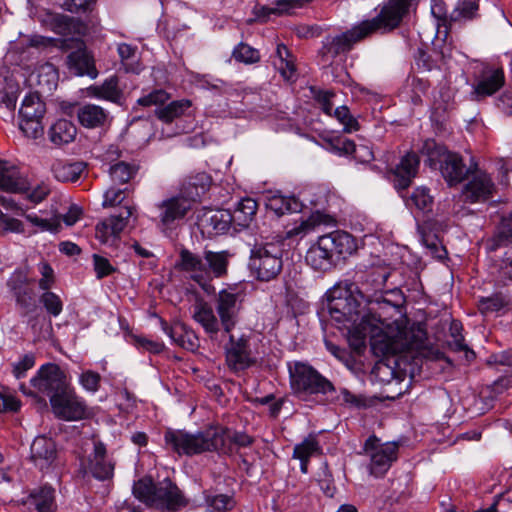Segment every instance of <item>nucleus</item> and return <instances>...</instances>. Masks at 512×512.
Returning <instances> with one entry per match:
<instances>
[{"label": "nucleus", "mask_w": 512, "mask_h": 512, "mask_svg": "<svg viewBox=\"0 0 512 512\" xmlns=\"http://www.w3.org/2000/svg\"><path fill=\"white\" fill-rule=\"evenodd\" d=\"M225 358L228 368L235 372L244 371L257 363V358L250 347V337L241 335L229 336V342L225 345Z\"/></svg>", "instance_id": "4468645a"}, {"label": "nucleus", "mask_w": 512, "mask_h": 512, "mask_svg": "<svg viewBox=\"0 0 512 512\" xmlns=\"http://www.w3.org/2000/svg\"><path fill=\"white\" fill-rule=\"evenodd\" d=\"M156 485L157 483H154L152 478L143 477L134 483L133 494L137 499L151 506Z\"/></svg>", "instance_id": "8fccbe9b"}, {"label": "nucleus", "mask_w": 512, "mask_h": 512, "mask_svg": "<svg viewBox=\"0 0 512 512\" xmlns=\"http://www.w3.org/2000/svg\"><path fill=\"white\" fill-rule=\"evenodd\" d=\"M67 64L69 69L77 76L87 75L94 79L98 75L94 59L86 48L78 47L71 52L67 56Z\"/></svg>", "instance_id": "c85d7f7f"}, {"label": "nucleus", "mask_w": 512, "mask_h": 512, "mask_svg": "<svg viewBox=\"0 0 512 512\" xmlns=\"http://www.w3.org/2000/svg\"><path fill=\"white\" fill-rule=\"evenodd\" d=\"M54 415L66 421H78L88 415V407L84 400L76 395L69 385L57 398L51 401Z\"/></svg>", "instance_id": "dca6fc26"}, {"label": "nucleus", "mask_w": 512, "mask_h": 512, "mask_svg": "<svg viewBox=\"0 0 512 512\" xmlns=\"http://www.w3.org/2000/svg\"><path fill=\"white\" fill-rule=\"evenodd\" d=\"M77 128L67 119L57 120L48 131L49 140L56 146H62L74 141Z\"/></svg>", "instance_id": "473e14b6"}, {"label": "nucleus", "mask_w": 512, "mask_h": 512, "mask_svg": "<svg viewBox=\"0 0 512 512\" xmlns=\"http://www.w3.org/2000/svg\"><path fill=\"white\" fill-rule=\"evenodd\" d=\"M512 245V213L502 216L498 233L493 239L492 249Z\"/></svg>", "instance_id": "3c124183"}, {"label": "nucleus", "mask_w": 512, "mask_h": 512, "mask_svg": "<svg viewBox=\"0 0 512 512\" xmlns=\"http://www.w3.org/2000/svg\"><path fill=\"white\" fill-rule=\"evenodd\" d=\"M420 164L419 156L415 152L405 154L400 162L390 170L394 187L398 190H406L417 175Z\"/></svg>", "instance_id": "412c9836"}, {"label": "nucleus", "mask_w": 512, "mask_h": 512, "mask_svg": "<svg viewBox=\"0 0 512 512\" xmlns=\"http://www.w3.org/2000/svg\"><path fill=\"white\" fill-rule=\"evenodd\" d=\"M30 385L38 393L48 396L50 402L69 386L64 372L53 363L42 365L30 380Z\"/></svg>", "instance_id": "f8f14e48"}, {"label": "nucleus", "mask_w": 512, "mask_h": 512, "mask_svg": "<svg viewBox=\"0 0 512 512\" xmlns=\"http://www.w3.org/2000/svg\"><path fill=\"white\" fill-rule=\"evenodd\" d=\"M127 188L120 189L115 187H110L104 194V200L102 206L104 208L114 207L125 199V193Z\"/></svg>", "instance_id": "e2e57ef3"}, {"label": "nucleus", "mask_w": 512, "mask_h": 512, "mask_svg": "<svg viewBox=\"0 0 512 512\" xmlns=\"http://www.w3.org/2000/svg\"><path fill=\"white\" fill-rule=\"evenodd\" d=\"M40 302L44 306L48 314L57 317L63 310V302L61 298L54 292L44 290L40 296Z\"/></svg>", "instance_id": "6e6d98bb"}, {"label": "nucleus", "mask_w": 512, "mask_h": 512, "mask_svg": "<svg viewBox=\"0 0 512 512\" xmlns=\"http://www.w3.org/2000/svg\"><path fill=\"white\" fill-rule=\"evenodd\" d=\"M478 9V0H458L456 6L449 14V25H451L452 22L474 19L477 17Z\"/></svg>", "instance_id": "37998d69"}, {"label": "nucleus", "mask_w": 512, "mask_h": 512, "mask_svg": "<svg viewBox=\"0 0 512 512\" xmlns=\"http://www.w3.org/2000/svg\"><path fill=\"white\" fill-rule=\"evenodd\" d=\"M52 30L62 36L81 35L86 26L74 17L57 14L51 21Z\"/></svg>", "instance_id": "4c0bfd02"}, {"label": "nucleus", "mask_w": 512, "mask_h": 512, "mask_svg": "<svg viewBox=\"0 0 512 512\" xmlns=\"http://www.w3.org/2000/svg\"><path fill=\"white\" fill-rule=\"evenodd\" d=\"M66 40H59L55 38L45 37L39 34H22L20 33L18 39L11 43V50L18 54H25L31 49L42 51L48 47L67 48Z\"/></svg>", "instance_id": "4be33fe9"}, {"label": "nucleus", "mask_w": 512, "mask_h": 512, "mask_svg": "<svg viewBox=\"0 0 512 512\" xmlns=\"http://www.w3.org/2000/svg\"><path fill=\"white\" fill-rule=\"evenodd\" d=\"M32 283L33 279L29 278L25 269L15 270L7 280V287L13 295L16 305L23 311V315H27L36 308Z\"/></svg>", "instance_id": "2eb2a0df"}, {"label": "nucleus", "mask_w": 512, "mask_h": 512, "mask_svg": "<svg viewBox=\"0 0 512 512\" xmlns=\"http://www.w3.org/2000/svg\"><path fill=\"white\" fill-rule=\"evenodd\" d=\"M258 209L257 201L246 197L241 199L231 213L236 227L246 228L253 221Z\"/></svg>", "instance_id": "e433bc0d"}, {"label": "nucleus", "mask_w": 512, "mask_h": 512, "mask_svg": "<svg viewBox=\"0 0 512 512\" xmlns=\"http://www.w3.org/2000/svg\"><path fill=\"white\" fill-rule=\"evenodd\" d=\"M170 98V95L163 89H157L137 100V103L143 107L164 105Z\"/></svg>", "instance_id": "13d9d810"}, {"label": "nucleus", "mask_w": 512, "mask_h": 512, "mask_svg": "<svg viewBox=\"0 0 512 512\" xmlns=\"http://www.w3.org/2000/svg\"><path fill=\"white\" fill-rule=\"evenodd\" d=\"M364 452L370 458L369 471L375 477H382L397 460L398 444L381 443L375 435L370 436L364 444Z\"/></svg>", "instance_id": "9b49d317"}, {"label": "nucleus", "mask_w": 512, "mask_h": 512, "mask_svg": "<svg viewBox=\"0 0 512 512\" xmlns=\"http://www.w3.org/2000/svg\"><path fill=\"white\" fill-rule=\"evenodd\" d=\"M265 206L279 218L287 213L301 212L304 205L294 196H284L277 192L266 196Z\"/></svg>", "instance_id": "c756f323"}, {"label": "nucleus", "mask_w": 512, "mask_h": 512, "mask_svg": "<svg viewBox=\"0 0 512 512\" xmlns=\"http://www.w3.org/2000/svg\"><path fill=\"white\" fill-rule=\"evenodd\" d=\"M19 86L14 83H8L0 90V104H3L8 110L14 111L19 96Z\"/></svg>", "instance_id": "4d7b16f0"}, {"label": "nucleus", "mask_w": 512, "mask_h": 512, "mask_svg": "<svg viewBox=\"0 0 512 512\" xmlns=\"http://www.w3.org/2000/svg\"><path fill=\"white\" fill-rule=\"evenodd\" d=\"M86 165L83 162H67L63 160H56L52 166L51 171L60 182H76L83 173Z\"/></svg>", "instance_id": "72a5a7b5"}, {"label": "nucleus", "mask_w": 512, "mask_h": 512, "mask_svg": "<svg viewBox=\"0 0 512 512\" xmlns=\"http://www.w3.org/2000/svg\"><path fill=\"white\" fill-rule=\"evenodd\" d=\"M199 222L209 236L224 234L234 225L231 212L225 209L207 210L200 216Z\"/></svg>", "instance_id": "5701e85b"}, {"label": "nucleus", "mask_w": 512, "mask_h": 512, "mask_svg": "<svg viewBox=\"0 0 512 512\" xmlns=\"http://www.w3.org/2000/svg\"><path fill=\"white\" fill-rule=\"evenodd\" d=\"M0 228L4 232H16V233L24 232V226L20 220L13 218V217H9L8 215L4 214L2 211H0Z\"/></svg>", "instance_id": "338daca9"}, {"label": "nucleus", "mask_w": 512, "mask_h": 512, "mask_svg": "<svg viewBox=\"0 0 512 512\" xmlns=\"http://www.w3.org/2000/svg\"><path fill=\"white\" fill-rule=\"evenodd\" d=\"M38 271L42 278L39 280L40 289L49 290L54 283V271L47 262H40L38 265Z\"/></svg>", "instance_id": "69168bd1"}, {"label": "nucleus", "mask_w": 512, "mask_h": 512, "mask_svg": "<svg viewBox=\"0 0 512 512\" xmlns=\"http://www.w3.org/2000/svg\"><path fill=\"white\" fill-rule=\"evenodd\" d=\"M93 267L96 273L97 279H103L116 271V268L110 263V261L101 255L93 254Z\"/></svg>", "instance_id": "bf43d9fd"}, {"label": "nucleus", "mask_w": 512, "mask_h": 512, "mask_svg": "<svg viewBox=\"0 0 512 512\" xmlns=\"http://www.w3.org/2000/svg\"><path fill=\"white\" fill-rule=\"evenodd\" d=\"M193 318L211 336L217 335L222 327L220 319L215 316L212 307L203 301L194 306Z\"/></svg>", "instance_id": "2f4dec72"}, {"label": "nucleus", "mask_w": 512, "mask_h": 512, "mask_svg": "<svg viewBox=\"0 0 512 512\" xmlns=\"http://www.w3.org/2000/svg\"><path fill=\"white\" fill-rule=\"evenodd\" d=\"M158 209V228L165 234L174 230L192 209L189 199L180 194L162 200Z\"/></svg>", "instance_id": "ddd939ff"}, {"label": "nucleus", "mask_w": 512, "mask_h": 512, "mask_svg": "<svg viewBox=\"0 0 512 512\" xmlns=\"http://www.w3.org/2000/svg\"><path fill=\"white\" fill-rule=\"evenodd\" d=\"M0 190L8 193H23L29 190L28 183L12 163L0 159Z\"/></svg>", "instance_id": "393cba45"}, {"label": "nucleus", "mask_w": 512, "mask_h": 512, "mask_svg": "<svg viewBox=\"0 0 512 512\" xmlns=\"http://www.w3.org/2000/svg\"><path fill=\"white\" fill-rule=\"evenodd\" d=\"M76 115L79 123L88 129L102 128L110 121L109 112L95 104L79 106Z\"/></svg>", "instance_id": "bb28decb"}, {"label": "nucleus", "mask_w": 512, "mask_h": 512, "mask_svg": "<svg viewBox=\"0 0 512 512\" xmlns=\"http://www.w3.org/2000/svg\"><path fill=\"white\" fill-rule=\"evenodd\" d=\"M79 381L85 390L94 393L99 389L101 376L97 372L87 370L80 375Z\"/></svg>", "instance_id": "680f3d73"}, {"label": "nucleus", "mask_w": 512, "mask_h": 512, "mask_svg": "<svg viewBox=\"0 0 512 512\" xmlns=\"http://www.w3.org/2000/svg\"><path fill=\"white\" fill-rule=\"evenodd\" d=\"M57 456L55 442L48 437L38 436L30 447V459L41 471L48 469Z\"/></svg>", "instance_id": "b1692460"}, {"label": "nucleus", "mask_w": 512, "mask_h": 512, "mask_svg": "<svg viewBox=\"0 0 512 512\" xmlns=\"http://www.w3.org/2000/svg\"><path fill=\"white\" fill-rule=\"evenodd\" d=\"M289 375L291 389L300 399L304 400L311 395H327L336 392L332 382L308 363L295 362L293 365H289Z\"/></svg>", "instance_id": "423d86ee"}, {"label": "nucleus", "mask_w": 512, "mask_h": 512, "mask_svg": "<svg viewBox=\"0 0 512 512\" xmlns=\"http://www.w3.org/2000/svg\"><path fill=\"white\" fill-rule=\"evenodd\" d=\"M305 259L309 266L314 270L320 271L329 270L335 263L334 257L328 248H325L324 242H322L320 237L318 238L317 243L308 249Z\"/></svg>", "instance_id": "7c9ffc66"}, {"label": "nucleus", "mask_w": 512, "mask_h": 512, "mask_svg": "<svg viewBox=\"0 0 512 512\" xmlns=\"http://www.w3.org/2000/svg\"><path fill=\"white\" fill-rule=\"evenodd\" d=\"M496 186L490 175L484 171H476L464 185L462 194L467 202H484L493 197Z\"/></svg>", "instance_id": "6ab92c4d"}, {"label": "nucleus", "mask_w": 512, "mask_h": 512, "mask_svg": "<svg viewBox=\"0 0 512 512\" xmlns=\"http://www.w3.org/2000/svg\"><path fill=\"white\" fill-rule=\"evenodd\" d=\"M332 256L351 255L356 250L355 239L345 231L336 230L331 233L320 236Z\"/></svg>", "instance_id": "a878e982"}, {"label": "nucleus", "mask_w": 512, "mask_h": 512, "mask_svg": "<svg viewBox=\"0 0 512 512\" xmlns=\"http://www.w3.org/2000/svg\"><path fill=\"white\" fill-rule=\"evenodd\" d=\"M46 112L45 103L38 93H29L22 101L19 110V127L28 138L37 139L44 134L42 119Z\"/></svg>", "instance_id": "9d476101"}, {"label": "nucleus", "mask_w": 512, "mask_h": 512, "mask_svg": "<svg viewBox=\"0 0 512 512\" xmlns=\"http://www.w3.org/2000/svg\"><path fill=\"white\" fill-rule=\"evenodd\" d=\"M206 502L211 508L218 512L229 511L234 506L233 498L225 494L207 497Z\"/></svg>", "instance_id": "052dcab7"}, {"label": "nucleus", "mask_w": 512, "mask_h": 512, "mask_svg": "<svg viewBox=\"0 0 512 512\" xmlns=\"http://www.w3.org/2000/svg\"><path fill=\"white\" fill-rule=\"evenodd\" d=\"M336 143L335 147L340 152L346 155H353L360 162H369L374 159L372 150L365 145L357 146L350 139H338Z\"/></svg>", "instance_id": "c03bdc74"}, {"label": "nucleus", "mask_w": 512, "mask_h": 512, "mask_svg": "<svg viewBox=\"0 0 512 512\" xmlns=\"http://www.w3.org/2000/svg\"><path fill=\"white\" fill-rule=\"evenodd\" d=\"M232 57L244 64H255L260 61V53L257 49L246 43H239L232 52Z\"/></svg>", "instance_id": "864d4df0"}, {"label": "nucleus", "mask_w": 512, "mask_h": 512, "mask_svg": "<svg viewBox=\"0 0 512 512\" xmlns=\"http://www.w3.org/2000/svg\"><path fill=\"white\" fill-rule=\"evenodd\" d=\"M504 83L505 77L501 68L484 66L479 75L475 77L471 92L472 99L481 101L497 92Z\"/></svg>", "instance_id": "f3484780"}, {"label": "nucleus", "mask_w": 512, "mask_h": 512, "mask_svg": "<svg viewBox=\"0 0 512 512\" xmlns=\"http://www.w3.org/2000/svg\"><path fill=\"white\" fill-rule=\"evenodd\" d=\"M273 65L285 80H291L295 77L296 66L294 56L282 43H279L276 46L275 54L273 56Z\"/></svg>", "instance_id": "f704fd0d"}, {"label": "nucleus", "mask_w": 512, "mask_h": 512, "mask_svg": "<svg viewBox=\"0 0 512 512\" xmlns=\"http://www.w3.org/2000/svg\"><path fill=\"white\" fill-rule=\"evenodd\" d=\"M87 470L91 475L100 480H109L114 475L115 463L107 455V449L103 442L93 441V450L87 456Z\"/></svg>", "instance_id": "a211bd4d"}, {"label": "nucleus", "mask_w": 512, "mask_h": 512, "mask_svg": "<svg viewBox=\"0 0 512 512\" xmlns=\"http://www.w3.org/2000/svg\"><path fill=\"white\" fill-rule=\"evenodd\" d=\"M321 453V447L315 436L310 435L301 443L295 445L293 450V458L310 459L311 456Z\"/></svg>", "instance_id": "603ef678"}, {"label": "nucleus", "mask_w": 512, "mask_h": 512, "mask_svg": "<svg viewBox=\"0 0 512 512\" xmlns=\"http://www.w3.org/2000/svg\"><path fill=\"white\" fill-rule=\"evenodd\" d=\"M512 299L506 297L502 293H496L489 297H481L478 300V309L482 314L498 312L504 307L510 305Z\"/></svg>", "instance_id": "09e8293b"}, {"label": "nucleus", "mask_w": 512, "mask_h": 512, "mask_svg": "<svg viewBox=\"0 0 512 512\" xmlns=\"http://www.w3.org/2000/svg\"><path fill=\"white\" fill-rule=\"evenodd\" d=\"M327 309L336 326L346 330L355 348L363 347L367 334L381 323L380 315L373 313L348 284L336 285L327 292Z\"/></svg>", "instance_id": "f257e3e1"}, {"label": "nucleus", "mask_w": 512, "mask_h": 512, "mask_svg": "<svg viewBox=\"0 0 512 512\" xmlns=\"http://www.w3.org/2000/svg\"><path fill=\"white\" fill-rule=\"evenodd\" d=\"M138 169V165L134 163L119 161L110 166L109 175L114 183L126 184L135 177Z\"/></svg>", "instance_id": "49530a36"}, {"label": "nucleus", "mask_w": 512, "mask_h": 512, "mask_svg": "<svg viewBox=\"0 0 512 512\" xmlns=\"http://www.w3.org/2000/svg\"><path fill=\"white\" fill-rule=\"evenodd\" d=\"M135 208L132 206H126L124 211L119 215H113L108 217L109 225L111 226L114 235L118 237L121 232L125 229V227L129 223V219L134 216Z\"/></svg>", "instance_id": "5fc2aeb1"}, {"label": "nucleus", "mask_w": 512, "mask_h": 512, "mask_svg": "<svg viewBox=\"0 0 512 512\" xmlns=\"http://www.w3.org/2000/svg\"><path fill=\"white\" fill-rule=\"evenodd\" d=\"M119 80L116 76L106 79L101 85L91 86L90 95L104 99L112 103L120 104L123 99V92L118 86Z\"/></svg>", "instance_id": "c9c22d12"}, {"label": "nucleus", "mask_w": 512, "mask_h": 512, "mask_svg": "<svg viewBox=\"0 0 512 512\" xmlns=\"http://www.w3.org/2000/svg\"><path fill=\"white\" fill-rule=\"evenodd\" d=\"M227 433L228 429L222 426H210L196 433L169 428L165 431L164 442L168 449L179 456L224 451L227 439L239 447H248L254 442L253 438L244 432H235L232 436H228Z\"/></svg>", "instance_id": "7ed1b4c3"}, {"label": "nucleus", "mask_w": 512, "mask_h": 512, "mask_svg": "<svg viewBox=\"0 0 512 512\" xmlns=\"http://www.w3.org/2000/svg\"><path fill=\"white\" fill-rule=\"evenodd\" d=\"M282 244L276 242L256 243L249 258V268L260 281L275 279L283 268Z\"/></svg>", "instance_id": "0eeeda50"}, {"label": "nucleus", "mask_w": 512, "mask_h": 512, "mask_svg": "<svg viewBox=\"0 0 512 512\" xmlns=\"http://www.w3.org/2000/svg\"><path fill=\"white\" fill-rule=\"evenodd\" d=\"M405 203L410 209L416 208L426 213L432 210L433 197L430 195V190L427 187L420 186L415 188L409 197L405 198Z\"/></svg>", "instance_id": "a18cd8bd"}, {"label": "nucleus", "mask_w": 512, "mask_h": 512, "mask_svg": "<svg viewBox=\"0 0 512 512\" xmlns=\"http://www.w3.org/2000/svg\"><path fill=\"white\" fill-rule=\"evenodd\" d=\"M409 6V0H389L376 17L364 20L341 34L326 36L318 51L321 62L330 65L336 57L348 53L355 44L372 34L397 28L408 13Z\"/></svg>", "instance_id": "f03ea898"}, {"label": "nucleus", "mask_w": 512, "mask_h": 512, "mask_svg": "<svg viewBox=\"0 0 512 512\" xmlns=\"http://www.w3.org/2000/svg\"><path fill=\"white\" fill-rule=\"evenodd\" d=\"M54 492V489L49 485L33 489L29 494V503L38 512H53L55 506Z\"/></svg>", "instance_id": "58836bf2"}, {"label": "nucleus", "mask_w": 512, "mask_h": 512, "mask_svg": "<svg viewBox=\"0 0 512 512\" xmlns=\"http://www.w3.org/2000/svg\"><path fill=\"white\" fill-rule=\"evenodd\" d=\"M211 177L205 172H199L190 175L183 182L180 195L189 199L190 204L199 201L200 198L209 190Z\"/></svg>", "instance_id": "cd10ccee"}, {"label": "nucleus", "mask_w": 512, "mask_h": 512, "mask_svg": "<svg viewBox=\"0 0 512 512\" xmlns=\"http://www.w3.org/2000/svg\"><path fill=\"white\" fill-rule=\"evenodd\" d=\"M416 64L419 69L424 71L440 69L441 66L445 64V56L442 52H439L435 49L431 52H426L419 49L416 56Z\"/></svg>", "instance_id": "de8ad7c7"}, {"label": "nucleus", "mask_w": 512, "mask_h": 512, "mask_svg": "<svg viewBox=\"0 0 512 512\" xmlns=\"http://www.w3.org/2000/svg\"><path fill=\"white\" fill-rule=\"evenodd\" d=\"M463 326L458 320H452L449 327V333L452 338L448 342L449 348L454 352H465L466 359L471 361L475 358V353L468 345L464 342V336L462 335Z\"/></svg>", "instance_id": "79ce46f5"}, {"label": "nucleus", "mask_w": 512, "mask_h": 512, "mask_svg": "<svg viewBox=\"0 0 512 512\" xmlns=\"http://www.w3.org/2000/svg\"><path fill=\"white\" fill-rule=\"evenodd\" d=\"M245 294L236 286L221 289L215 297V309L221 326L226 333H230L239 321L243 309Z\"/></svg>", "instance_id": "1a4fd4ad"}, {"label": "nucleus", "mask_w": 512, "mask_h": 512, "mask_svg": "<svg viewBox=\"0 0 512 512\" xmlns=\"http://www.w3.org/2000/svg\"><path fill=\"white\" fill-rule=\"evenodd\" d=\"M231 254L228 251H211L205 249L200 256L184 248L179 254L178 267L189 274L190 278L198 283L206 292L214 290L210 281L214 278H223L228 274Z\"/></svg>", "instance_id": "20e7f679"}, {"label": "nucleus", "mask_w": 512, "mask_h": 512, "mask_svg": "<svg viewBox=\"0 0 512 512\" xmlns=\"http://www.w3.org/2000/svg\"><path fill=\"white\" fill-rule=\"evenodd\" d=\"M117 51L123 62V65L125 66V70L127 72L138 73V67H134V65L132 64L125 63L126 61L135 56L136 47H133L132 45L127 43H121L118 45Z\"/></svg>", "instance_id": "0e129e2a"}, {"label": "nucleus", "mask_w": 512, "mask_h": 512, "mask_svg": "<svg viewBox=\"0 0 512 512\" xmlns=\"http://www.w3.org/2000/svg\"><path fill=\"white\" fill-rule=\"evenodd\" d=\"M183 505H185V501L181 491L169 478L157 483L152 507L161 510H176Z\"/></svg>", "instance_id": "aec40b11"}, {"label": "nucleus", "mask_w": 512, "mask_h": 512, "mask_svg": "<svg viewBox=\"0 0 512 512\" xmlns=\"http://www.w3.org/2000/svg\"><path fill=\"white\" fill-rule=\"evenodd\" d=\"M390 271L387 267L371 266L365 271L356 272L354 282L347 283L369 306L372 304H390L383 293Z\"/></svg>", "instance_id": "6e6552de"}, {"label": "nucleus", "mask_w": 512, "mask_h": 512, "mask_svg": "<svg viewBox=\"0 0 512 512\" xmlns=\"http://www.w3.org/2000/svg\"><path fill=\"white\" fill-rule=\"evenodd\" d=\"M422 155L427 157L425 163L429 167L439 168L442 177L449 186H455L463 182L470 174L461 155L447 150L434 139H426L420 149Z\"/></svg>", "instance_id": "39448f33"}, {"label": "nucleus", "mask_w": 512, "mask_h": 512, "mask_svg": "<svg viewBox=\"0 0 512 512\" xmlns=\"http://www.w3.org/2000/svg\"><path fill=\"white\" fill-rule=\"evenodd\" d=\"M19 215L23 216L31 225L40 232L57 233L61 229V215L56 212L50 217H40L35 213L27 214L22 208Z\"/></svg>", "instance_id": "ea45409f"}, {"label": "nucleus", "mask_w": 512, "mask_h": 512, "mask_svg": "<svg viewBox=\"0 0 512 512\" xmlns=\"http://www.w3.org/2000/svg\"><path fill=\"white\" fill-rule=\"evenodd\" d=\"M35 364V357L33 354H26L22 359L14 365L13 373L17 379L22 378L26 371L31 369Z\"/></svg>", "instance_id": "774afa93"}, {"label": "nucleus", "mask_w": 512, "mask_h": 512, "mask_svg": "<svg viewBox=\"0 0 512 512\" xmlns=\"http://www.w3.org/2000/svg\"><path fill=\"white\" fill-rule=\"evenodd\" d=\"M191 105V101L187 99L172 101L167 105L158 107L155 110V115L159 120L171 123L174 119L184 115Z\"/></svg>", "instance_id": "a19ab883"}]
</instances>
